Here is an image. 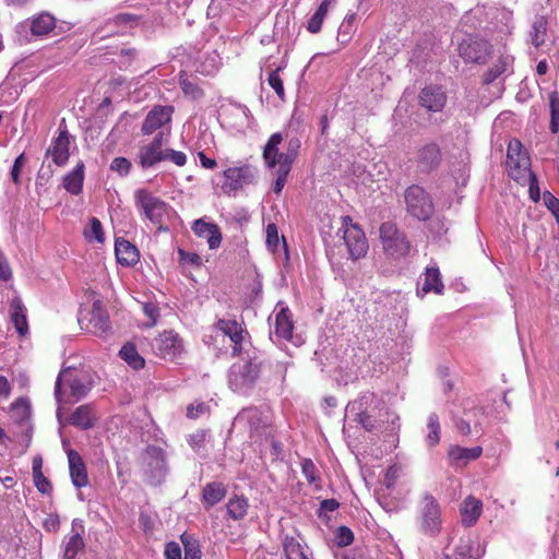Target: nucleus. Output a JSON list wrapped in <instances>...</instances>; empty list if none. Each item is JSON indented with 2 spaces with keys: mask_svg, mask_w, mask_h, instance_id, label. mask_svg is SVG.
Instances as JSON below:
<instances>
[{
  "mask_svg": "<svg viewBox=\"0 0 559 559\" xmlns=\"http://www.w3.org/2000/svg\"><path fill=\"white\" fill-rule=\"evenodd\" d=\"M263 365L264 359L259 350L246 349L245 356L229 367L227 376L229 389L238 395H251L262 374Z\"/></svg>",
  "mask_w": 559,
  "mask_h": 559,
  "instance_id": "nucleus-1",
  "label": "nucleus"
},
{
  "mask_svg": "<svg viewBox=\"0 0 559 559\" xmlns=\"http://www.w3.org/2000/svg\"><path fill=\"white\" fill-rule=\"evenodd\" d=\"M381 404L373 394L366 393L347 404L346 416L359 423L367 431L376 430L380 427L379 421H382V417H386L391 421V431L399 430L400 417L395 414H390L388 409H384L382 414Z\"/></svg>",
  "mask_w": 559,
  "mask_h": 559,
  "instance_id": "nucleus-2",
  "label": "nucleus"
},
{
  "mask_svg": "<svg viewBox=\"0 0 559 559\" xmlns=\"http://www.w3.org/2000/svg\"><path fill=\"white\" fill-rule=\"evenodd\" d=\"M93 386L92 378L72 368L63 369L55 383L57 403H75L86 396Z\"/></svg>",
  "mask_w": 559,
  "mask_h": 559,
  "instance_id": "nucleus-3",
  "label": "nucleus"
},
{
  "mask_svg": "<svg viewBox=\"0 0 559 559\" xmlns=\"http://www.w3.org/2000/svg\"><path fill=\"white\" fill-rule=\"evenodd\" d=\"M282 141L283 136L280 132L273 133L263 148V159L266 167L270 169L275 168L277 165L290 169L292 164L298 155L300 148V140L298 138L288 140L286 152L284 153L278 152Z\"/></svg>",
  "mask_w": 559,
  "mask_h": 559,
  "instance_id": "nucleus-4",
  "label": "nucleus"
},
{
  "mask_svg": "<svg viewBox=\"0 0 559 559\" xmlns=\"http://www.w3.org/2000/svg\"><path fill=\"white\" fill-rule=\"evenodd\" d=\"M407 213L418 221L429 219L435 205L431 195L419 185L409 186L404 192Z\"/></svg>",
  "mask_w": 559,
  "mask_h": 559,
  "instance_id": "nucleus-5",
  "label": "nucleus"
},
{
  "mask_svg": "<svg viewBox=\"0 0 559 559\" xmlns=\"http://www.w3.org/2000/svg\"><path fill=\"white\" fill-rule=\"evenodd\" d=\"M380 240L384 252L393 258H404L409 249L411 245L407 240L406 235L399 230L397 226L392 222H384L379 228Z\"/></svg>",
  "mask_w": 559,
  "mask_h": 559,
  "instance_id": "nucleus-6",
  "label": "nucleus"
},
{
  "mask_svg": "<svg viewBox=\"0 0 559 559\" xmlns=\"http://www.w3.org/2000/svg\"><path fill=\"white\" fill-rule=\"evenodd\" d=\"M135 206L152 224L162 226L168 215V204L146 189H138L134 193Z\"/></svg>",
  "mask_w": 559,
  "mask_h": 559,
  "instance_id": "nucleus-7",
  "label": "nucleus"
},
{
  "mask_svg": "<svg viewBox=\"0 0 559 559\" xmlns=\"http://www.w3.org/2000/svg\"><path fill=\"white\" fill-rule=\"evenodd\" d=\"M269 411L258 406L243 407L234 418V425L248 428L251 437H262L270 429Z\"/></svg>",
  "mask_w": 559,
  "mask_h": 559,
  "instance_id": "nucleus-8",
  "label": "nucleus"
},
{
  "mask_svg": "<svg viewBox=\"0 0 559 559\" xmlns=\"http://www.w3.org/2000/svg\"><path fill=\"white\" fill-rule=\"evenodd\" d=\"M56 27V19L48 12H41L32 19L19 23L15 27V33L19 40L29 41V34L35 37H43L48 35Z\"/></svg>",
  "mask_w": 559,
  "mask_h": 559,
  "instance_id": "nucleus-9",
  "label": "nucleus"
},
{
  "mask_svg": "<svg viewBox=\"0 0 559 559\" xmlns=\"http://www.w3.org/2000/svg\"><path fill=\"white\" fill-rule=\"evenodd\" d=\"M143 462L147 481L153 486L162 484L168 473L165 451L150 445L143 454Z\"/></svg>",
  "mask_w": 559,
  "mask_h": 559,
  "instance_id": "nucleus-10",
  "label": "nucleus"
},
{
  "mask_svg": "<svg viewBox=\"0 0 559 559\" xmlns=\"http://www.w3.org/2000/svg\"><path fill=\"white\" fill-rule=\"evenodd\" d=\"M343 239L347 247L348 254L353 260H358L366 255L369 245L364 230L358 224L353 223L350 216L342 218Z\"/></svg>",
  "mask_w": 559,
  "mask_h": 559,
  "instance_id": "nucleus-11",
  "label": "nucleus"
},
{
  "mask_svg": "<svg viewBox=\"0 0 559 559\" xmlns=\"http://www.w3.org/2000/svg\"><path fill=\"white\" fill-rule=\"evenodd\" d=\"M420 531L427 536H437L441 532V510L437 499L425 493L420 501Z\"/></svg>",
  "mask_w": 559,
  "mask_h": 559,
  "instance_id": "nucleus-12",
  "label": "nucleus"
},
{
  "mask_svg": "<svg viewBox=\"0 0 559 559\" xmlns=\"http://www.w3.org/2000/svg\"><path fill=\"white\" fill-rule=\"evenodd\" d=\"M255 175L254 167L250 165L229 167L223 173L222 190L227 195H235L246 186L252 185L255 180Z\"/></svg>",
  "mask_w": 559,
  "mask_h": 559,
  "instance_id": "nucleus-13",
  "label": "nucleus"
},
{
  "mask_svg": "<svg viewBox=\"0 0 559 559\" xmlns=\"http://www.w3.org/2000/svg\"><path fill=\"white\" fill-rule=\"evenodd\" d=\"M152 348L158 357L169 361L176 360L185 352L182 338L174 330L164 331L155 337Z\"/></svg>",
  "mask_w": 559,
  "mask_h": 559,
  "instance_id": "nucleus-14",
  "label": "nucleus"
},
{
  "mask_svg": "<svg viewBox=\"0 0 559 559\" xmlns=\"http://www.w3.org/2000/svg\"><path fill=\"white\" fill-rule=\"evenodd\" d=\"M491 46L477 35H466L459 43V55L466 62L484 63L490 53Z\"/></svg>",
  "mask_w": 559,
  "mask_h": 559,
  "instance_id": "nucleus-15",
  "label": "nucleus"
},
{
  "mask_svg": "<svg viewBox=\"0 0 559 559\" xmlns=\"http://www.w3.org/2000/svg\"><path fill=\"white\" fill-rule=\"evenodd\" d=\"M507 165L514 180H520L526 173L528 175L532 171L530 157L518 140L510 141L508 145Z\"/></svg>",
  "mask_w": 559,
  "mask_h": 559,
  "instance_id": "nucleus-16",
  "label": "nucleus"
},
{
  "mask_svg": "<svg viewBox=\"0 0 559 559\" xmlns=\"http://www.w3.org/2000/svg\"><path fill=\"white\" fill-rule=\"evenodd\" d=\"M214 329L227 336L233 344V355H240L245 349L243 343L248 335L242 324L235 319H218Z\"/></svg>",
  "mask_w": 559,
  "mask_h": 559,
  "instance_id": "nucleus-17",
  "label": "nucleus"
},
{
  "mask_svg": "<svg viewBox=\"0 0 559 559\" xmlns=\"http://www.w3.org/2000/svg\"><path fill=\"white\" fill-rule=\"evenodd\" d=\"M442 159L440 146L437 143H427L417 150L415 163L417 170L429 174L436 170Z\"/></svg>",
  "mask_w": 559,
  "mask_h": 559,
  "instance_id": "nucleus-18",
  "label": "nucleus"
},
{
  "mask_svg": "<svg viewBox=\"0 0 559 559\" xmlns=\"http://www.w3.org/2000/svg\"><path fill=\"white\" fill-rule=\"evenodd\" d=\"M163 134H157L148 144L142 145L138 153V163L141 168L147 169L165 160L163 150Z\"/></svg>",
  "mask_w": 559,
  "mask_h": 559,
  "instance_id": "nucleus-19",
  "label": "nucleus"
},
{
  "mask_svg": "<svg viewBox=\"0 0 559 559\" xmlns=\"http://www.w3.org/2000/svg\"><path fill=\"white\" fill-rule=\"evenodd\" d=\"M90 331L102 338H107L110 334L111 325L109 314L100 300H95L93 302L90 319Z\"/></svg>",
  "mask_w": 559,
  "mask_h": 559,
  "instance_id": "nucleus-20",
  "label": "nucleus"
},
{
  "mask_svg": "<svg viewBox=\"0 0 559 559\" xmlns=\"http://www.w3.org/2000/svg\"><path fill=\"white\" fill-rule=\"evenodd\" d=\"M69 146L70 136L68 130L59 128V133L46 151V156H50L57 166H64L70 157Z\"/></svg>",
  "mask_w": 559,
  "mask_h": 559,
  "instance_id": "nucleus-21",
  "label": "nucleus"
},
{
  "mask_svg": "<svg viewBox=\"0 0 559 559\" xmlns=\"http://www.w3.org/2000/svg\"><path fill=\"white\" fill-rule=\"evenodd\" d=\"M173 112V106H154L145 117L142 132L146 135L154 133L157 129L170 122Z\"/></svg>",
  "mask_w": 559,
  "mask_h": 559,
  "instance_id": "nucleus-22",
  "label": "nucleus"
},
{
  "mask_svg": "<svg viewBox=\"0 0 559 559\" xmlns=\"http://www.w3.org/2000/svg\"><path fill=\"white\" fill-rule=\"evenodd\" d=\"M419 104L428 111L439 112L447 104V95L440 86L429 85L419 93Z\"/></svg>",
  "mask_w": 559,
  "mask_h": 559,
  "instance_id": "nucleus-23",
  "label": "nucleus"
},
{
  "mask_svg": "<svg viewBox=\"0 0 559 559\" xmlns=\"http://www.w3.org/2000/svg\"><path fill=\"white\" fill-rule=\"evenodd\" d=\"M192 230L198 237L206 239L210 249H217L221 246L222 234L216 224L199 218L193 222Z\"/></svg>",
  "mask_w": 559,
  "mask_h": 559,
  "instance_id": "nucleus-24",
  "label": "nucleus"
},
{
  "mask_svg": "<svg viewBox=\"0 0 559 559\" xmlns=\"http://www.w3.org/2000/svg\"><path fill=\"white\" fill-rule=\"evenodd\" d=\"M68 461H69V471L70 478L74 487L82 488L87 486L88 476L86 466L81 457V455L74 451H68Z\"/></svg>",
  "mask_w": 559,
  "mask_h": 559,
  "instance_id": "nucleus-25",
  "label": "nucleus"
},
{
  "mask_svg": "<svg viewBox=\"0 0 559 559\" xmlns=\"http://www.w3.org/2000/svg\"><path fill=\"white\" fill-rule=\"evenodd\" d=\"M115 253L118 263L123 266H133L140 260L138 248L123 238L116 239Z\"/></svg>",
  "mask_w": 559,
  "mask_h": 559,
  "instance_id": "nucleus-26",
  "label": "nucleus"
},
{
  "mask_svg": "<svg viewBox=\"0 0 559 559\" xmlns=\"http://www.w3.org/2000/svg\"><path fill=\"white\" fill-rule=\"evenodd\" d=\"M483 454V448L479 445L464 448L461 445H451L448 451L449 459L455 466H466L469 462L477 460Z\"/></svg>",
  "mask_w": 559,
  "mask_h": 559,
  "instance_id": "nucleus-27",
  "label": "nucleus"
},
{
  "mask_svg": "<svg viewBox=\"0 0 559 559\" xmlns=\"http://www.w3.org/2000/svg\"><path fill=\"white\" fill-rule=\"evenodd\" d=\"M10 322L13 324L20 336L28 333V323L26 317V308L21 298L14 297L10 302Z\"/></svg>",
  "mask_w": 559,
  "mask_h": 559,
  "instance_id": "nucleus-28",
  "label": "nucleus"
},
{
  "mask_svg": "<svg viewBox=\"0 0 559 559\" xmlns=\"http://www.w3.org/2000/svg\"><path fill=\"white\" fill-rule=\"evenodd\" d=\"M486 548L477 538L461 539L455 550V559H480Z\"/></svg>",
  "mask_w": 559,
  "mask_h": 559,
  "instance_id": "nucleus-29",
  "label": "nucleus"
},
{
  "mask_svg": "<svg viewBox=\"0 0 559 559\" xmlns=\"http://www.w3.org/2000/svg\"><path fill=\"white\" fill-rule=\"evenodd\" d=\"M11 418L22 430L31 429V404L27 399L20 397L10 406Z\"/></svg>",
  "mask_w": 559,
  "mask_h": 559,
  "instance_id": "nucleus-30",
  "label": "nucleus"
},
{
  "mask_svg": "<svg viewBox=\"0 0 559 559\" xmlns=\"http://www.w3.org/2000/svg\"><path fill=\"white\" fill-rule=\"evenodd\" d=\"M84 170L85 166L83 162L76 164V166L68 173L62 180L63 188L71 194L78 195L82 192L84 183Z\"/></svg>",
  "mask_w": 559,
  "mask_h": 559,
  "instance_id": "nucleus-31",
  "label": "nucleus"
},
{
  "mask_svg": "<svg viewBox=\"0 0 559 559\" xmlns=\"http://www.w3.org/2000/svg\"><path fill=\"white\" fill-rule=\"evenodd\" d=\"M421 292L424 294L428 293H435V294H442L443 293V283L441 280V274L439 271V267L433 264L426 267L424 277L421 280Z\"/></svg>",
  "mask_w": 559,
  "mask_h": 559,
  "instance_id": "nucleus-32",
  "label": "nucleus"
},
{
  "mask_svg": "<svg viewBox=\"0 0 559 559\" xmlns=\"http://www.w3.org/2000/svg\"><path fill=\"white\" fill-rule=\"evenodd\" d=\"M483 510V503L479 499L468 496L461 506L462 523L465 526L474 525L479 519Z\"/></svg>",
  "mask_w": 559,
  "mask_h": 559,
  "instance_id": "nucleus-33",
  "label": "nucleus"
},
{
  "mask_svg": "<svg viewBox=\"0 0 559 559\" xmlns=\"http://www.w3.org/2000/svg\"><path fill=\"white\" fill-rule=\"evenodd\" d=\"M227 493V489L223 483H207L202 489V503L205 509H210L222 501Z\"/></svg>",
  "mask_w": 559,
  "mask_h": 559,
  "instance_id": "nucleus-34",
  "label": "nucleus"
},
{
  "mask_svg": "<svg viewBox=\"0 0 559 559\" xmlns=\"http://www.w3.org/2000/svg\"><path fill=\"white\" fill-rule=\"evenodd\" d=\"M286 559H313L307 545H302L296 537L286 536L283 540Z\"/></svg>",
  "mask_w": 559,
  "mask_h": 559,
  "instance_id": "nucleus-35",
  "label": "nucleus"
},
{
  "mask_svg": "<svg viewBox=\"0 0 559 559\" xmlns=\"http://www.w3.org/2000/svg\"><path fill=\"white\" fill-rule=\"evenodd\" d=\"M294 324L288 308H282L275 316L274 333L277 337L289 341L293 337Z\"/></svg>",
  "mask_w": 559,
  "mask_h": 559,
  "instance_id": "nucleus-36",
  "label": "nucleus"
},
{
  "mask_svg": "<svg viewBox=\"0 0 559 559\" xmlns=\"http://www.w3.org/2000/svg\"><path fill=\"white\" fill-rule=\"evenodd\" d=\"M96 415L93 407L88 404L79 406L70 417V424L81 429H90L96 423Z\"/></svg>",
  "mask_w": 559,
  "mask_h": 559,
  "instance_id": "nucleus-37",
  "label": "nucleus"
},
{
  "mask_svg": "<svg viewBox=\"0 0 559 559\" xmlns=\"http://www.w3.org/2000/svg\"><path fill=\"white\" fill-rule=\"evenodd\" d=\"M85 547V543L81 532H73L63 538L61 544L62 556L61 559H75L78 554Z\"/></svg>",
  "mask_w": 559,
  "mask_h": 559,
  "instance_id": "nucleus-38",
  "label": "nucleus"
},
{
  "mask_svg": "<svg viewBox=\"0 0 559 559\" xmlns=\"http://www.w3.org/2000/svg\"><path fill=\"white\" fill-rule=\"evenodd\" d=\"M513 57L510 55H502L497 62L489 68L484 75V83L490 84L497 80L501 74L508 72L513 66Z\"/></svg>",
  "mask_w": 559,
  "mask_h": 559,
  "instance_id": "nucleus-39",
  "label": "nucleus"
},
{
  "mask_svg": "<svg viewBox=\"0 0 559 559\" xmlns=\"http://www.w3.org/2000/svg\"><path fill=\"white\" fill-rule=\"evenodd\" d=\"M221 66V57L216 51L206 52L199 60L198 72L203 75H213Z\"/></svg>",
  "mask_w": 559,
  "mask_h": 559,
  "instance_id": "nucleus-40",
  "label": "nucleus"
},
{
  "mask_svg": "<svg viewBox=\"0 0 559 559\" xmlns=\"http://www.w3.org/2000/svg\"><path fill=\"white\" fill-rule=\"evenodd\" d=\"M119 356L133 369H141L144 367V358L140 356L135 345L132 343L124 344L119 350Z\"/></svg>",
  "mask_w": 559,
  "mask_h": 559,
  "instance_id": "nucleus-41",
  "label": "nucleus"
},
{
  "mask_svg": "<svg viewBox=\"0 0 559 559\" xmlns=\"http://www.w3.org/2000/svg\"><path fill=\"white\" fill-rule=\"evenodd\" d=\"M249 508L248 500L245 497L235 496L226 504L227 514L233 520H241L247 515Z\"/></svg>",
  "mask_w": 559,
  "mask_h": 559,
  "instance_id": "nucleus-42",
  "label": "nucleus"
},
{
  "mask_svg": "<svg viewBox=\"0 0 559 559\" xmlns=\"http://www.w3.org/2000/svg\"><path fill=\"white\" fill-rule=\"evenodd\" d=\"M546 32H547L546 19L544 16L537 17L533 22V24L531 26L530 34H528L532 45L535 46L536 48L542 46L545 43Z\"/></svg>",
  "mask_w": 559,
  "mask_h": 559,
  "instance_id": "nucleus-43",
  "label": "nucleus"
},
{
  "mask_svg": "<svg viewBox=\"0 0 559 559\" xmlns=\"http://www.w3.org/2000/svg\"><path fill=\"white\" fill-rule=\"evenodd\" d=\"M356 19H357L356 13H349L345 16V19L341 23V25L338 27V32H337V40L341 44L345 45L350 40L353 34L356 31V27H355Z\"/></svg>",
  "mask_w": 559,
  "mask_h": 559,
  "instance_id": "nucleus-44",
  "label": "nucleus"
},
{
  "mask_svg": "<svg viewBox=\"0 0 559 559\" xmlns=\"http://www.w3.org/2000/svg\"><path fill=\"white\" fill-rule=\"evenodd\" d=\"M83 235L88 242L103 243L105 241L103 225L97 217L90 219L88 227L85 228Z\"/></svg>",
  "mask_w": 559,
  "mask_h": 559,
  "instance_id": "nucleus-45",
  "label": "nucleus"
},
{
  "mask_svg": "<svg viewBox=\"0 0 559 559\" xmlns=\"http://www.w3.org/2000/svg\"><path fill=\"white\" fill-rule=\"evenodd\" d=\"M179 85L185 96L191 99H200L203 92L194 80L189 79L186 73H180Z\"/></svg>",
  "mask_w": 559,
  "mask_h": 559,
  "instance_id": "nucleus-46",
  "label": "nucleus"
},
{
  "mask_svg": "<svg viewBox=\"0 0 559 559\" xmlns=\"http://www.w3.org/2000/svg\"><path fill=\"white\" fill-rule=\"evenodd\" d=\"M427 429L426 443L428 447L437 445L440 441V423L436 413H431L428 416Z\"/></svg>",
  "mask_w": 559,
  "mask_h": 559,
  "instance_id": "nucleus-47",
  "label": "nucleus"
},
{
  "mask_svg": "<svg viewBox=\"0 0 559 559\" xmlns=\"http://www.w3.org/2000/svg\"><path fill=\"white\" fill-rule=\"evenodd\" d=\"M549 110H550V124L549 129L552 133L559 132V94L556 91L549 93Z\"/></svg>",
  "mask_w": 559,
  "mask_h": 559,
  "instance_id": "nucleus-48",
  "label": "nucleus"
},
{
  "mask_svg": "<svg viewBox=\"0 0 559 559\" xmlns=\"http://www.w3.org/2000/svg\"><path fill=\"white\" fill-rule=\"evenodd\" d=\"M480 413V409L473 408L468 412L464 413V417L455 420L456 429L464 436H467L472 432V424L474 427H477L478 423L476 420H473V417H475L477 414Z\"/></svg>",
  "mask_w": 559,
  "mask_h": 559,
  "instance_id": "nucleus-49",
  "label": "nucleus"
},
{
  "mask_svg": "<svg viewBox=\"0 0 559 559\" xmlns=\"http://www.w3.org/2000/svg\"><path fill=\"white\" fill-rule=\"evenodd\" d=\"M301 472H302V475L305 476V478L307 479V481L311 485H316L317 487H320L319 486V480L320 478L318 477L317 473H318V469H317V466L314 465V463L312 462V460L310 459H302L301 461Z\"/></svg>",
  "mask_w": 559,
  "mask_h": 559,
  "instance_id": "nucleus-50",
  "label": "nucleus"
},
{
  "mask_svg": "<svg viewBox=\"0 0 559 559\" xmlns=\"http://www.w3.org/2000/svg\"><path fill=\"white\" fill-rule=\"evenodd\" d=\"M280 70L281 69L277 68L276 70L272 71L269 74L267 83L274 90V92L276 93L278 98L281 100H284L285 99V90H284L283 81L280 76Z\"/></svg>",
  "mask_w": 559,
  "mask_h": 559,
  "instance_id": "nucleus-51",
  "label": "nucleus"
},
{
  "mask_svg": "<svg viewBox=\"0 0 559 559\" xmlns=\"http://www.w3.org/2000/svg\"><path fill=\"white\" fill-rule=\"evenodd\" d=\"M281 245V238L278 235V229L275 224H269L266 226V246L272 251L275 252L278 250Z\"/></svg>",
  "mask_w": 559,
  "mask_h": 559,
  "instance_id": "nucleus-52",
  "label": "nucleus"
},
{
  "mask_svg": "<svg viewBox=\"0 0 559 559\" xmlns=\"http://www.w3.org/2000/svg\"><path fill=\"white\" fill-rule=\"evenodd\" d=\"M132 164L126 157H115L110 163V170L117 173L121 177L130 174Z\"/></svg>",
  "mask_w": 559,
  "mask_h": 559,
  "instance_id": "nucleus-53",
  "label": "nucleus"
},
{
  "mask_svg": "<svg viewBox=\"0 0 559 559\" xmlns=\"http://www.w3.org/2000/svg\"><path fill=\"white\" fill-rule=\"evenodd\" d=\"M274 169H276V180H275V183H274V188H273V191L275 193H281L285 183H286V180H287V176L290 171L289 168H286L284 166H281V165H277Z\"/></svg>",
  "mask_w": 559,
  "mask_h": 559,
  "instance_id": "nucleus-54",
  "label": "nucleus"
},
{
  "mask_svg": "<svg viewBox=\"0 0 559 559\" xmlns=\"http://www.w3.org/2000/svg\"><path fill=\"white\" fill-rule=\"evenodd\" d=\"M33 480H34L35 487L37 488V490L40 493H43V495L51 493L52 485H51L50 480L47 477H45V475L43 473L33 475Z\"/></svg>",
  "mask_w": 559,
  "mask_h": 559,
  "instance_id": "nucleus-55",
  "label": "nucleus"
},
{
  "mask_svg": "<svg viewBox=\"0 0 559 559\" xmlns=\"http://www.w3.org/2000/svg\"><path fill=\"white\" fill-rule=\"evenodd\" d=\"M164 156H165V160H170L179 167L185 166L187 163V155L181 151H175L173 148H165Z\"/></svg>",
  "mask_w": 559,
  "mask_h": 559,
  "instance_id": "nucleus-56",
  "label": "nucleus"
},
{
  "mask_svg": "<svg viewBox=\"0 0 559 559\" xmlns=\"http://www.w3.org/2000/svg\"><path fill=\"white\" fill-rule=\"evenodd\" d=\"M402 468L401 466L393 464L389 466V468L385 472L384 475V485L388 489H391L394 487L396 480L399 479L401 475Z\"/></svg>",
  "mask_w": 559,
  "mask_h": 559,
  "instance_id": "nucleus-57",
  "label": "nucleus"
},
{
  "mask_svg": "<svg viewBox=\"0 0 559 559\" xmlns=\"http://www.w3.org/2000/svg\"><path fill=\"white\" fill-rule=\"evenodd\" d=\"M181 540L185 545L183 559H201V550L195 543H189L185 535L181 536Z\"/></svg>",
  "mask_w": 559,
  "mask_h": 559,
  "instance_id": "nucleus-58",
  "label": "nucleus"
},
{
  "mask_svg": "<svg viewBox=\"0 0 559 559\" xmlns=\"http://www.w3.org/2000/svg\"><path fill=\"white\" fill-rule=\"evenodd\" d=\"M354 540V534L347 526H340L336 533V543L338 546H348Z\"/></svg>",
  "mask_w": 559,
  "mask_h": 559,
  "instance_id": "nucleus-59",
  "label": "nucleus"
},
{
  "mask_svg": "<svg viewBox=\"0 0 559 559\" xmlns=\"http://www.w3.org/2000/svg\"><path fill=\"white\" fill-rule=\"evenodd\" d=\"M209 413V405L204 402H200L197 404H190L187 407V417L191 419H195L204 414Z\"/></svg>",
  "mask_w": 559,
  "mask_h": 559,
  "instance_id": "nucleus-60",
  "label": "nucleus"
},
{
  "mask_svg": "<svg viewBox=\"0 0 559 559\" xmlns=\"http://www.w3.org/2000/svg\"><path fill=\"white\" fill-rule=\"evenodd\" d=\"M528 192H530V198L534 202L539 201L540 191H539V186H538V179H537V176L533 171H530V174H528Z\"/></svg>",
  "mask_w": 559,
  "mask_h": 559,
  "instance_id": "nucleus-61",
  "label": "nucleus"
},
{
  "mask_svg": "<svg viewBox=\"0 0 559 559\" xmlns=\"http://www.w3.org/2000/svg\"><path fill=\"white\" fill-rule=\"evenodd\" d=\"M325 16L321 13H318L317 11L312 14V16L309 19L307 24V29L311 34H317L321 31L322 23L324 21Z\"/></svg>",
  "mask_w": 559,
  "mask_h": 559,
  "instance_id": "nucleus-62",
  "label": "nucleus"
},
{
  "mask_svg": "<svg viewBox=\"0 0 559 559\" xmlns=\"http://www.w3.org/2000/svg\"><path fill=\"white\" fill-rule=\"evenodd\" d=\"M166 559H182L181 548L178 543L169 542L165 546Z\"/></svg>",
  "mask_w": 559,
  "mask_h": 559,
  "instance_id": "nucleus-63",
  "label": "nucleus"
},
{
  "mask_svg": "<svg viewBox=\"0 0 559 559\" xmlns=\"http://www.w3.org/2000/svg\"><path fill=\"white\" fill-rule=\"evenodd\" d=\"M545 205L554 213L559 212V200L552 195L549 191H545L543 195Z\"/></svg>",
  "mask_w": 559,
  "mask_h": 559,
  "instance_id": "nucleus-64",
  "label": "nucleus"
}]
</instances>
